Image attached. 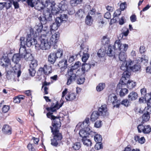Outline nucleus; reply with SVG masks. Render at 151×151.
<instances>
[{
  "instance_id": "nucleus-63",
  "label": "nucleus",
  "mask_w": 151,
  "mask_h": 151,
  "mask_svg": "<svg viewBox=\"0 0 151 151\" xmlns=\"http://www.w3.org/2000/svg\"><path fill=\"white\" fill-rule=\"evenodd\" d=\"M91 68V65L89 64H86L84 65V67H83L82 69L85 72V71H87Z\"/></svg>"
},
{
  "instance_id": "nucleus-59",
  "label": "nucleus",
  "mask_w": 151,
  "mask_h": 151,
  "mask_svg": "<svg viewBox=\"0 0 151 151\" xmlns=\"http://www.w3.org/2000/svg\"><path fill=\"white\" fill-rule=\"evenodd\" d=\"M102 122L101 121H97L94 124V127L97 128L100 127L102 125Z\"/></svg>"
},
{
  "instance_id": "nucleus-13",
  "label": "nucleus",
  "mask_w": 151,
  "mask_h": 151,
  "mask_svg": "<svg viewBox=\"0 0 151 151\" xmlns=\"http://www.w3.org/2000/svg\"><path fill=\"white\" fill-rule=\"evenodd\" d=\"M0 64L2 66H5L6 68L8 67L11 68L12 66L10 63V60L6 57H3L0 60Z\"/></svg>"
},
{
  "instance_id": "nucleus-27",
  "label": "nucleus",
  "mask_w": 151,
  "mask_h": 151,
  "mask_svg": "<svg viewBox=\"0 0 151 151\" xmlns=\"http://www.w3.org/2000/svg\"><path fill=\"white\" fill-rule=\"evenodd\" d=\"M55 53H51L48 57V61L51 63L53 64L56 61L57 58Z\"/></svg>"
},
{
  "instance_id": "nucleus-24",
  "label": "nucleus",
  "mask_w": 151,
  "mask_h": 151,
  "mask_svg": "<svg viewBox=\"0 0 151 151\" xmlns=\"http://www.w3.org/2000/svg\"><path fill=\"white\" fill-rule=\"evenodd\" d=\"M128 63V61L126 62H124L123 63L121 66L120 67V69L123 70L124 71L123 72L122 77L123 76L124 73L125 72H128L130 73V75H131V72H129V65L127 63Z\"/></svg>"
},
{
  "instance_id": "nucleus-33",
  "label": "nucleus",
  "mask_w": 151,
  "mask_h": 151,
  "mask_svg": "<svg viewBox=\"0 0 151 151\" xmlns=\"http://www.w3.org/2000/svg\"><path fill=\"white\" fill-rule=\"evenodd\" d=\"M88 137H84L82 138V141L83 144L87 146H91L92 142L91 140L88 138Z\"/></svg>"
},
{
  "instance_id": "nucleus-6",
  "label": "nucleus",
  "mask_w": 151,
  "mask_h": 151,
  "mask_svg": "<svg viewBox=\"0 0 151 151\" xmlns=\"http://www.w3.org/2000/svg\"><path fill=\"white\" fill-rule=\"evenodd\" d=\"M46 0H43L45 1V4H44L43 2L40 0H35V1L33 2V0H27V2L28 5L31 7H35V8L38 10H40L44 8L46 6Z\"/></svg>"
},
{
  "instance_id": "nucleus-11",
  "label": "nucleus",
  "mask_w": 151,
  "mask_h": 151,
  "mask_svg": "<svg viewBox=\"0 0 151 151\" xmlns=\"http://www.w3.org/2000/svg\"><path fill=\"white\" fill-rule=\"evenodd\" d=\"M93 132L91 130L89 127H87L86 128L81 130L79 134L81 137L83 138L84 137H89L90 134Z\"/></svg>"
},
{
  "instance_id": "nucleus-52",
  "label": "nucleus",
  "mask_w": 151,
  "mask_h": 151,
  "mask_svg": "<svg viewBox=\"0 0 151 151\" xmlns=\"http://www.w3.org/2000/svg\"><path fill=\"white\" fill-rule=\"evenodd\" d=\"M28 70L30 76L32 77H33L35 76L36 73L35 68L30 67L28 69Z\"/></svg>"
},
{
  "instance_id": "nucleus-50",
  "label": "nucleus",
  "mask_w": 151,
  "mask_h": 151,
  "mask_svg": "<svg viewBox=\"0 0 151 151\" xmlns=\"http://www.w3.org/2000/svg\"><path fill=\"white\" fill-rule=\"evenodd\" d=\"M63 50L61 49H59L56 53H55L57 58H60L63 55Z\"/></svg>"
},
{
  "instance_id": "nucleus-8",
  "label": "nucleus",
  "mask_w": 151,
  "mask_h": 151,
  "mask_svg": "<svg viewBox=\"0 0 151 151\" xmlns=\"http://www.w3.org/2000/svg\"><path fill=\"white\" fill-rule=\"evenodd\" d=\"M45 2V5L47 6V9L51 11L52 14L57 15L59 13V9L55 7V3L54 1L50 2V0H46Z\"/></svg>"
},
{
  "instance_id": "nucleus-49",
  "label": "nucleus",
  "mask_w": 151,
  "mask_h": 151,
  "mask_svg": "<svg viewBox=\"0 0 151 151\" xmlns=\"http://www.w3.org/2000/svg\"><path fill=\"white\" fill-rule=\"evenodd\" d=\"M30 61H31L29 67L35 68L37 65V61L36 60L33 59Z\"/></svg>"
},
{
  "instance_id": "nucleus-40",
  "label": "nucleus",
  "mask_w": 151,
  "mask_h": 151,
  "mask_svg": "<svg viewBox=\"0 0 151 151\" xmlns=\"http://www.w3.org/2000/svg\"><path fill=\"white\" fill-rule=\"evenodd\" d=\"M85 12L83 9H80L76 12V16L79 18H81L85 15Z\"/></svg>"
},
{
  "instance_id": "nucleus-55",
  "label": "nucleus",
  "mask_w": 151,
  "mask_h": 151,
  "mask_svg": "<svg viewBox=\"0 0 151 151\" xmlns=\"http://www.w3.org/2000/svg\"><path fill=\"white\" fill-rule=\"evenodd\" d=\"M34 145L33 144H29L27 146V147L29 151H36L34 148Z\"/></svg>"
},
{
  "instance_id": "nucleus-25",
  "label": "nucleus",
  "mask_w": 151,
  "mask_h": 151,
  "mask_svg": "<svg viewBox=\"0 0 151 151\" xmlns=\"http://www.w3.org/2000/svg\"><path fill=\"white\" fill-rule=\"evenodd\" d=\"M81 65L80 62L78 61L76 62L72 66L69 72V74H71L73 72L75 73L76 69L79 67Z\"/></svg>"
},
{
  "instance_id": "nucleus-60",
  "label": "nucleus",
  "mask_w": 151,
  "mask_h": 151,
  "mask_svg": "<svg viewBox=\"0 0 151 151\" xmlns=\"http://www.w3.org/2000/svg\"><path fill=\"white\" fill-rule=\"evenodd\" d=\"M124 31L122 33V36H124L126 37L127 36L129 33V30L128 29L126 28H124L123 29Z\"/></svg>"
},
{
  "instance_id": "nucleus-44",
  "label": "nucleus",
  "mask_w": 151,
  "mask_h": 151,
  "mask_svg": "<svg viewBox=\"0 0 151 151\" xmlns=\"http://www.w3.org/2000/svg\"><path fill=\"white\" fill-rule=\"evenodd\" d=\"M58 7L60 10L64 11L67 9L68 6L67 4L62 2L59 4Z\"/></svg>"
},
{
  "instance_id": "nucleus-30",
  "label": "nucleus",
  "mask_w": 151,
  "mask_h": 151,
  "mask_svg": "<svg viewBox=\"0 0 151 151\" xmlns=\"http://www.w3.org/2000/svg\"><path fill=\"white\" fill-rule=\"evenodd\" d=\"M137 94L134 91L131 92L128 96V98L129 101L134 100L137 99Z\"/></svg>"
},
{
  "instance_id": "nucleus-9",
  "label": "nucleus",
  "mask_w": 151,
  "mask_h": 151,
  "mask_svg": "<svg viewBox=\"0 0 151 151\" xmlns=\"http://www.w3.org/2000/svg\"><path fill=\"white\" fill-rule=\"evenodd\" d=\"M108 101L112 103L114 107H119L120 104V101L117 99V97L114 94H110L109 96Z\"/></svg>"
},
{
  "instance_id": "nucleus-37",
  "label": "nucleus",
  "mask_w": 151,
  "mask_h": 151,
  "mask_svg": "<svg viewBox=\"0 0 151 151\" xmlns=\"http://www.w3.org/2000/svg\"><path fill=\"white\" fill-rule=\"evenodd\" d=\"M85 72L83 70L81 69V70H76L75 73L73 72L72 74H74L75 75V77L77 79L78 77H80V76L83 74Z\"/></svg>"
},
{
  "instance_id": "nucleus-38",
  "label": "nucleus",
  "mask_w": 151,
  "mask_h": 151,
  "mask_svg": "<svg viewBox=\"0 0 151 151\" xmlns=\"http://www.w3.org/2000/svg\"><path fill=\"white\" fill-rule=\"evenodd\" d=\"M119 60L123 62L126 61L127 58V55L124 52H120L119 55Z\"/></svg>"
},
{
  "instance_id": "nucleus-32",
  "label": "nucleus",
  "mask_w": 151,
  "mask_h": 151,
  "mask_svg": "<svg viewBox=\"0 0 151 151\" xmlns=\"http://www.w3.org/2000/svg\"><path fill=\"white\" fill-rule=\"evenodd\" d=\"M130 77L129 76L128 79L127 80V87L129 89H131L134 87L136 86V83L135 82L131 80H129Z\"/></svg>"
},
{
  "instance_id": "nucleus-1",
  "label": "nucleus",
  "mask_w": 151,
  "mask_h": 151,
  "mask_svg": "<svg viewBox=\"0 0 151 151\" xmlns=\"http://www.w3.org/2000/svg\"><path fill=\"white\" fill-rule=\"evenodd\" d=\"M42 27L35 26L34 28L35 30V34L33 29H31L30 34H28L27 37V46L30 47L32 45H35L37 44L36 37H40L41 35Z\"/></svg>"
},
{
  "instance_id": "nucleus-54",
  "label": "nucleus",
  "mask_w": 151,
  "mask_h": 151,
  "mask_svg": "<svg viewBox=\"0 0 151 151\" xmlns=\"http://www.w3.org/2000/svg\"><path fill=\"white\" fill-rule=\"evenodd\" d=\"M76 79L77 83L79 84H83L85 80V78L84 77L81 78L79 77L78 78V77Z\"/></svg>"
},
{
  "instance_id": "nucleus-43",
  "label": "nucleus",
  "mask_w": 151,
  "mask_h": 151,
  "mask_svg": "<svg viewBox=\"0 0 151 151\" xmlns=\"http://www.w3.org/2000/svg\"><path fill=\"white\" fill-rule=\"evenodd\" d=\"M87 8L88 9V10L89 9L90 10L88 12V15L90 16V15H92L95 14V10L93 9H92L91 10V7L89 5H86L85 6L84 9L85 11H87L86 9Z\"/></svg>"
},
{
  "instance_id": "nucleus-64",
  "label": "nucleus",
  "mask_w": 151,
  "mask_h": 151,
  "mask_svg": "<svg viewBox=\"0 0 151 151\" xmlns=\"http://www.w3.org/2000/svg\"><path fill=\"white\" fill-rule=\"evenodd\" d=\"M147 104L148 106V110L151 111V98L147 100Z\"/></svg>"
},
{
  "instance_id": "nucleus-5",
  "label": "nucleus",
  "mask_w": 151,
  "mask_h": 151,
  "mask_svg": "<svg viewBox=\"0 0 151 151\" xmlns=\"http://www.w3.org/2000/svg\"><path fill=\"white\" fill-rule=\"evenodd\" d=\"M13 71L8 70V68H6L7 71L6 74V77L9 80L13 79L14 81H16V79L19 78L21 75V71L20 66L19 65H17L12 68Z\"/></svg>"
},
{
  "instance_id": "nucleus-22",
  "label": "nucleus",
  "mask_w": 151,
  "mask_h": 151,
  "mask_svg": "<svg viewBox=\"0 0 151 151\" xmlns=\"http://www.w3.org/2000/svg\"><path fill=\"white\" fill-rule=\"evenodd\" d=\"M121 14V12L119 10H116L113 15V18L111 20V22L112 23L116 22L118 19V16Z\"/></svg>"
},
{
  "instance_id": "nucleus-10",
  "label": "nucleus",
  "mask_w": 151,
  "mask_h": 151,
  "mask_svg": "<svg viewBox=\"0 0 151 151\" xmlns=\"http://www.w3.org/2000/svg\"><path fill=\"white\" fill-rule=\"evenodd\" d=\"M137 129L139 132H142L144 134H148L151 131V127L150 125L139 124L137 127Z\"/></svg>"
},
{
  "instance_id": "nucleus-23",
  "label": "nucleus",
  "mask_w": 151,
  "mask_h": 151,
  "mask_svg": "<svg viewBox=\"0 0 151 151\" xmlns=\"http://www.w3.org/2000/svg\"><path fill=\"white\" fill-rule=\"evenodd\" d=\"M57 19V21L59 22V23H65L67 20L68 17L67 15L63 14H61L60 17H58L56 18Z\"/></svg>"
},
{
  "instance_id": "nucleus-34",
  "label": "nucleus",
  "mask_w": 151,
  "mask_h": 151,
  "mask_svg": "<svg viewBox=\"0 0 151 151\" xmlns=\"http://www.w3.org/2000/svg\"><path fill=\"white\" fill-rule=\"evenodd\" d=\"M60 25V23L59 22L57 21V19H56L55 22L53 23L52 24L50 25V29L52 30H56Z\"/></svg>"
},
{
  "instance_id": "nucleus-19",
  "label": "nucleus",
  "mask_w": 151,
  "mask_h": 151,
  "mask_svg": "<svg viewBox=\"0 0 151 151\" xmlns=\"http://www.w3.org/2000/svg\"><path fill=\"white\" fill-rule=\"evenodd\" d=\"M113 47L111 45H108L107 48L105 47V52L110 57L114 56L115 54Z\"/></svg>"
},
{
  "instance_id": "nucleus-35",
  "label": "nucleus",
  "mask_w": 151,
  "mask_h": 151,
  "mask_svg": "<svg viewBox=\"0 0 151 151\" xmlns=\"http://www.w3.org/2000/svg\"><path fill=\"white\" fill-rule=\"evenodd\" d=\"M70 77L68 79L67 84V85H69L71 83L74 82L77 79L75 77V75L74 74H70Z\"/></svg>"
},
{
  "instance_id": "nucleus-2",
  "label": "nucleus",
  "mask_w": 151,
  "mask_h": 151,
  "mask_svg": "<svg viewBox=\"0 0 151 151\" xmlns=\"http://www.w3.org/2000/svg\"><path fill=\"white\" fill-rule=\"evenodd\" d=\"M57 121L58 123L57 126L54 125L53 128H51V132L53 135V138L51 139V144L55 147H57L60 142L63 138L61 133L59 131V129L61 124L58 119Z\"/></svg>"
},
{
  "instance_id": "nucleus-41",
  "label": "nucleus",
  "mask_w": 151,
  "mask_h": 151,
  "mask_svg": "<svg viewBox=\"0 0 151 151\" xmlns=\"http://www.w3.org/2000/svg\"><path fill=\"white\" fill-rule=\"evenodd\" d=\"M128 47V45L126 44H121L119 50L121 51V52H124L127 50Z\"/></svg>"
},
{
  "instance_id": "nucleus-3",
  "label": "nucleus",
  "mask_w": 151,
  "mask_h": 151,
  "mask_svg": "<svg viewBox=\"0 0 151 151\" xmlns=\"http://www.w3.org/2000/svg\"><path fill=\"white\" fill-rule=\"evenodd\" d=\"M130 76V73L128 72H125L124 73L123 76L122 78L120 81L117 86V89H121L119 92V94L121 96H123L128 93V90L124 88L126 85L127 80L128 79Z\"/></svg>"
},
{
  "instance_id": "nucleus-28",
  "label": "nucleus",
  "mask_w": 151,
  "mask_h": 151,
  "mask_svg": "<svg viewBox=\"0 0 151 151\" xmlns=\"http://www.w3.org/2000/svg\"><path fill=\"white\" fill-rule=\"evenodd\" d=\"M76 93H69L65 97V99L67 101H72L76 99Z\"/></svg>"
},
{
  "instance_id": "nucleus-29",
  "label": "nucleus",
  "mask_w": 151,
  "mask_h": 151,
  "mask_svg": "<svg viewBox=\"0 0 151 151\" xmlns=\"http://www.w3.org/2000/svg\"><path fill=\"white\" fill-rule=\"evenodd\" d=\"M21 58H22V56L19 54H16L14 55L12 58V61L16 64V65H18V63L20 60Z\"/></svg>"
},
{
  "instance_id": "nucleus-48",
  "label": "nucleus",
  "mask_w": 151,
  "mask_h": 151,
  "mask_svg": "<svg viewBox=\"0 0 151 151\" xmlns=\"http://www.w3.org/2000/svg\"><path fill=\"white\" fill-rule=\"evenodd\" d=\"M121 44L120 41L119 40H116L115 42L113 48H114L115 50L119 49Z\"/></svg>"
},
{
  "instance_id": "nucleus-57",
  "label": "nucleus",
  "mask_w": 151,
  "mask_h": 151,
  "mask_svg": "<svg viewBox=\"0 0 151 151\" xmlns=\"http://www.w3.org/2000/svg\"><path fill=\"white\" fill-rule=\"evenodd\" d=\"M81 147V144L79 142H76L74 144L73 146V148L75 150H79Z\"/></svg>"
},
{
  "instance_id": "nucleus-4",
  "label": "nucleus",
  "mask_w": 151,
  "mask_h": 151,
  "mask_svg": "<svg viewBox=\"0 0 151 151\" xmlns=\"http://www.w3.org/2000/svg\"><path fill=\"white\" fill-rule=\"evenodd\" d=\"M47 35L43 34L40 35L39 38V41L37 44L36 45V47L40 48L42 50H46L50 48V46L52 45L51 42L47 39Z\"/></svg>"
},
{
  "instance_id": "nucleus-42",
  "label": "nucleus",
  "mask_w": 151,
  "mask_h": 151,
  "mask_svg": "<svg viewBox=\"0 0 151 151\" xmlns=\"http://www.w3.org/2000/svg\"><path fill=\"white\" fill-rule=\"evenodd\" d=\"M59 65L61 66V68L65 69L67 65V60L66 59H63L59 62Z\"/></svg>"
},
{
  "instance_id": "nucleus-39",
  "label": "nucleus",
  "mask_w": 151,
  "mask_h": 151,
  "mask_svg": "<svg viewBox=\"0 0 151 151\" xmlns=\"http://www.w3.org/2000/svg\"><path fill=\"white\" fill-rule=\"evenodd\" d=\"M93 20L92 17L89 15H87L85 19L86 24L88 26H91L92 24Z\"/></svg>"
},
{
  "instance_id": "nucleus-31",
  "label": "nucleus",
  "mask_w": 151,
  "mask_h": 151,
  "mask_svg": "<svg viewBox=\"0 0 151 151\" xmlns=\"http://www.w3.org/2000/svg\"><path fill=\"white\" fill-rule=\"evenodd\" d=\"M147 113H145L142 116V119L143 121L147 122L148 121L150 118V114L151 113V111L148 110L146 109Z\"/></svg>"
},
{
  "instance_id": "nucleus-56",
  "label": "nucleus",
  "mask_w": 151,
  "mask_h": 151,
  "mask_svg": "<svg viewBox=\"0 0 151 151\" xmlns=\"http://www.w3.org/2000/svg\"><path fill=\"white\" fill-rule=\"evenodd\" d=\"M10 107L9 106L4 105L2 108V111L3 112L6 113L8 111Z\"/></svg>"
},
{
  "instance_id": "nucleus-58",
  "label": "nucleus",
  "mask_w": 151,
  "mask_h": 151,
  "mask_svg": "<svg viewBox=\"0 0 151 151\" xmlns=\"http://www.w3.org/2000/svg\"><path fill=\"white\" fill-rule=\"evenodd\" d=\"M121 104L124 105L125 106H127L129 104V101L127 99H125L123 100L121 102Z\"/></svg>"
},
{
  "instance_id": "nucleus-61",
  "label": "nucleus",
  "mask_w": 151,
  "mask_h": 151,
  "mask_svg": "<svg viewBox=\"0 0 151 151\" xmlns=\"http://www.w3.org/2000/svg\"><path fill=\"white\" fill-rule=\"evenodd\" d=\"M67 88H65L64 91H63L62 92V98L60 100V102L62 103V102H64V97L65 95L67 93Z\"/></svg>"
},
{
  "instance_id": "nucleus-45",
  "label": "nucleus",
  "mask_w": 151,
  "mask_h": 151,
  "mask_svg": "<svg viewBox=\"0 0 151 151\" xmlns=\"http://www.w3.org/2000/svg\"><path fill=\"white\" fill-rule=\"evenodd\" d=\"M105 85L104 83H100L96 86V89L97 91L100 92L105 88Z\"/></svg>"
},
{
  "instance_id": "nucleus-17",
  "label": "nucleus",
  "mask_w": 151,
  "mask_h": 151,
  "mask_svg": "<svg viewBox=\"0 0 151 151\" xmlns=\"http://www.w3.org/2000/svg\"><path fill=\"white\" fill-rule=\"evenodd\" d=\"M98 112L99 115L104 117L107 116L108 115V113L106 105L105 104L102 105L99 108Z\"/></svg>"
},
{
  "instance_id": "nucleus-36",
  "label": "nucleus",
  "mask_w": 151,
  "mask_h": 151,
  "mask_svg": "<svg viewBox=\"0 0 151 151\" xmlns=\"http://www.w3.org/2000/svg\"><path fill=\"white\" fill-rule=\"evenodd\" d=\"M99 115L98 111H94L91 115L90 119L92 121L94 122L98 118Z\"/></svg>"
},
{
  "instance_id": "nucleus-7",
  "label": "nucleus",
  "mask_w": 151,
  "mask_h": 151,
  "mask_svg": "<svg viewBox=\"0 0 151 151\" xmlns=\"http://www.w3.org/2000/svg\"><path fill=\"white\" fill-rule=\"evenodd\" d=\"M52 16L50 12L48 11L44 12L42 15H41L38 18L41 24L39 26L42 27V24H46L47 21L51 20Z\"/></svg>"
},
{
  "instance_id": "nucleus-46",
  "label": "nucleus",
  "mask_w": 151,
  "mask_h": 151,
  "mask_svg": "<svg viewBox=\"0 0 151 151\" xmlns=\"http://www.w3.org/2000/svg\"><path fill=\"white\" fill-rule=\"evenodd\" d=\"M13 0H6V2H4V7L5 6L7 9L9 8L11 6Z\"/></svg>"
},
{
  "instance_id": "nucleus-62",
  "label": "nucleus",
  "mask_w": 151,
  "mask_h": 151,
  "mask_svg": "<svg viewBox=\"0 0 151 151\" xmlns=\"http://www.w3.org/2000/svg\"><path fill=\"white\" fill-rule=\"evenodd\" d=\"M95 149L97 150H99L102 148V145L101 142H96L95 145Z\"/></svg>"
},
{
  "instance_id": "nucleus-53",
  "label": "nucleus",
  "mask_w": 151,
  "mask_h": 151,
  "mask_svg": "<svg viewBox=\"0 0 151 151\" xmlns=\"http://www.w3.org/2000/svg\"><path fill=\"white\" fill-rule=\"evenodd\" d=\"M105 53V52H104L103 50L100 49L97 52V55L99 57L101 58L104 56Z\"/></svg>"
},
{
  "instance_id": "nucleus-14",
  "label": "nucleus",
  "mask_w": 151,
  "mask_h": 151,
  "mask_svg": "<svg viewBox=\"0 0 151 151\" xmlns=\"http://www.w3.org/2000/svg\"><path fill=\"white\" fill-rule=\"evenodd\" d=\"M52 67L51 66H47L46 65H45L44 67L40 68L39 70V72L41 73L43 72L45 75H47L52 72Z\"/></svg>"
},
{
  "instance_id": "nucleus-20",
  "label": "nucleus",
  "mask_w": 151,
  "mask_h": 151,
  "mask_svg": "<svg viewBox=\"0 0 151 151\" xmlns=\"http://www.w3.org/2000/svg\"><path fill=\"white\" fill-rule=\"evenodd\" d=\"M59 37V35L58 33H55L52 35L50 40V42H51L52 45L56 44L58 42Z\"/></svg>"
},
{
  "instance_id": "nucleus-12",
  "label": "nucleus",
  "mask_w": 151,
  "mask_h": 151,
  "mask_svg": "<svg viewBox=\"0 0 151 151\" xmlns=\"http://www.w3.org/2000/svg\"><path fill=\"white\" fill-rule=\"evenodd\" d=\"M129 66V70L134 72L138 71L140 68V65L139 64L133 65V62L129 60H128L127 63Z\"/></svg>"
},
{
  "instance_id": "nucleus-21",
  "label": "nucleus",
  "mask_w": 151,
  "mask_h": 151,
  "mask_svg": "<svg viewBox=\"0 0 151 151\" xmlns=\"http://www.w3.org/2000/svg\"><path fill=\"white\" fill-rule=\"evenodd\" d=\"M63 101L61 103L60 105L59 106L58 104V102H56L55 105L52 107H48L46 108L47 110L48 111H51L52 112H54L55 111L56 109H59L60 107L63 105Z\"/></svg>"
},
{
  "instance_id": "nucleus-47",
  "label": "nucleus",
  "mask_w": 151,
  "mask_h": 151,
  "mask_svg": "<svg viewBox=\"0 0 151 151\" xmlns=\"http://www.w3.org/2000/svg\"><path fill=\"white\" fill-rule=\"evenodd\" d=\"M82 1V0H71L70 3L72 6H75L78 4H80Z\"/></svg>"
},
{
  "instance_id": "nucleus-15",
  "label": "nucleus",
  "mask_w": 151,
  "mask_h": 151,
  "mask_svg": "<svg viewBox=\"0 0 151 151\" xmlns=\"http://www.w3.org/2000/svg\"><path fill=\"white\" fill-rule=\"evenodd\" d=\"M52 113L49 112L47 113V116L48 118L51 119L52 120V127H50L51 129V128H53L54 126L55 125V126H57V124L58 123L57 120V119H58L59 120V122L60 123V120L59 118L58 117H57L53 115H52Z\"/></svg>"
},
{
  "instance_id": "nucleus-16",
  "label": "nucleus",
  "mask_w": 151,
  "mask_h": 151,
  "mask_svg": "<svg viewBox=\"0 0 151 151\" xmlns=\"http://www.w3.org/2000/svg\"><path fill=\"white\" fill-rule=\"evenodd\" d=\"M20 47L19 48L20 52L22 54L23 52L25 51L26 49L25 45H27V38L24 37H21L20 39Z\"/></svg>"
},
{
  "instance_id": "nucleus-26",
  "label": "nucleus",
  "mask_w": 151,
  "mask_h": 151,
  "mask_svg": "<svg viewBox=\"0 0 151 151\" xmlns=\"http://www.w3.org/2000/svg\"><path fill=\"white\" fill-rule=\"evenodd\" d=\"M3 132L5 134L8 135L12 133V129L11 127L8 125H5L2 129Z\"/></svg>"
},
{
  "instance_id": "nucleus-18",
  "label": "nucleus",
  "mask_w": 151,
  "mask_h": 151,
  "mask_svg": "<svg viewBox=\"0 0 151 151\" xmlns=\"http://www.w3.org/2000/svg\"><path fill=\"white\" fill-rule=\"evenodd\" d=\"M19 54L22 56V58H24L26 60L29 61L33 59L32 55L30 53L27 52L26 49L22 54L20 53V50H19Z\"/></svg>"
},
{
  "instance_id": "nucleus-51",
  "label": "nucleus",
  "mask_w": 151,
  "mask_h": 151,
  "mask_svg": "<svg viewBox=\"0 0 151 151\" xmlns=\"http://www.w3.org/2000/svg\"><path fill=\"white\" fill-rule=\"evenodd\" d=\"M94 139L96 142H101L102 140V137L100 134H96L94 137Z\"/></svg>"
}]
</instances>
